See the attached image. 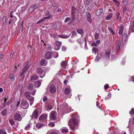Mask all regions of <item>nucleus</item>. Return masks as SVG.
Masks as SVG:
<instances>
[{
  "mask_svg": "<svg viewBox=\"0 0 134 134\" xmlns=\"http://www.w3.org/2000/svg\"><path fill=\"white\" fill-rule=\"evenodd\" d=\"M79 120L72 118L69 122L68 125L71 129L75 130L78 128Z\"/></svg>",
  "mask_w": 134,
  "mask_h": 134,
  "instance_id": "obj_1",
  "label": "nucleus"
},
{
  "mask_svg": "<svg viewBox=\"0 0 134 134\" xmlns=\"http://www.w3.org/2000/svg\"><path fill=\"white\" fill-rule=\"evenodd\" d=\"M36 72L37 74L41 75H40V77L41 78L43 77L45 75V72L43 71L42 68H37Z\"/></svg>",
  "mask_w": 134,
  "mask_h": 134,
  "instance_id": "obj_2",
  "label": "nucleus"
},
{
  "mask_svg": "<svg viewBox=\"0 0 134 134\" xmlns=\"http://www.w3.org/2000/svg\"><path fill=\"white\" fill-rule=\"evenodd\" d=\"M29 107V103L26 100L23 101L21 103L20 107L24 109H27Z\"/></svg>",
  "mask_w": 134,
  "mask_h": 134,
  "instance_id": "obj_3",
  "label": "nucleus"
},
{
  "mask_svg": "<svg viewBox=\"0 0 134 134\" xmlns=\"http://www.w3.org/2000/svg\"><path fill=\"white\" fill-rule=\"evenodd\" d=\"M54 49L56 50H58L60 48L62 43L59 41H57L55 42Z\"/></svg>",
  "mask_w": 134,
  "mask_h": 134,
  "instance_id": "obj_4",
  "label": "nucleus"
},
{
  "mask_svg": "<svg viewBox=\"0 0 134 134\" xmlns=\"http://www.w3.org/2000/svg\"><path fill=\"white\" fill-rule=\"evenodd\" d=\"M57 116V113L54 111H53L50 114L49 118L51 119L55 120L56 119Z\"/></svg>",
  "mask_w": 134,
  "mask_h": 134,
  "instance_id": "obj_5",
  "label": "nucleus"
},
{
  "mask_svg": "<svg viewBox=\"0 0 134 134\" xmlns=\"http://www.w3.org/2000/svg\"><path fill=\"white\" fill-rule=\"evenodd\" d=\"M30 67L29 65L28 64L26 65L23 69L22 71L20 72V76L22 77L25 71H26Z\"/></svg>",
  "mask_w": 134,
  "mask_h": 134,
  "instance_id": "obj_6",
  "label": "nucleus"
},
{
  "mask_svg": "<svg viewBox=\"0 0 134 134\" xmlns=\"http://www.w3.org/2000/svg\"><path fill=\"white\" fill-rule=\"evenodd\" d=\"M14 119L16 120H21V119L20 115L18 113H15L14 115Z\"/></svg>",
  "mask_w": 134,
  "mask_h": 134,
  "instance_id": "obj_7",
  "label": "nucleus"
},
{
  "mask_svg": "<svg viewBox=\"0 0 134 134\" xmlns=\"http://www.w3.org/2000/svg\"><path fill=\"white\" fill-rule=\"evenodd\" d=\"M38 111L36 109H35L32 115V117H34L35 119L37 118L38 116Z\"/></svg>",
  "mask_w": 134,
  "mask_h": 134,
  "instance_id": "obj_8",
  "label": "nucleus"
},
{
  "mask_svg": "<svg viewBox=\"0 0 134 134\" xmlns=\"http://www.w3.org/2000/svg\"><path fill=\"white\" fill-rule=\"evenodd\" d=\"M47 115L46 114H44L41 115L39 118L40 120H44L46 119L47 117Z\"/></svg>",
  "mask_w": 134,
  "mask_h": 134,
  "instance_id": "obj_9",
  "label": "nucleus"
},
{
  "mask_svg": "<svg viewBox=\"0 0 134 134\" xmlns=\"http://www.w3.org/2000/svg\"><path fill=\"white\" fill-rule=\"evenodd\" d=\"M50 91L51 93H55L56 91L55 86L54 85H52L50 87Z\"/></svg>",
  "mask_w": 134,
  "mask_h": 134,
  "instance_id": "obj_10",
  "label": "nucleus"
},
{
  "mask_svg": "<svg viewBox=\"0 0 134 134\" xmlns=\"http://www.w3.org/2000/svg\"><path fill=\"white\" fill-rule=\"evenodd\" d=\"M110 50H107L105 53L104 57L106 59L109 58L110 55Z\"/></svg>",
  "mask_w": 134,
  "mask_h": 134,
  "instance_id": "obj_11",
  "label": "nucleus"
},
{
  "mask_svg": "<svg viewBox=\"0 0 134 134\" xmlns=\"http://www.w3.org/2000/svg\"><path fill=\"white\" fill-rule=\"evenodd\" d=\"M51 53L49 52H46L45 54V57L46 58L48 59H49L51 58Z\"/></svg>",
  "mask_w": 134,
  "mask_h": 134,
  "instance_id": "obj_12",
  "label": "nucleus"
},
{
  "mask_svg": "<svg viewBox=\"0 0 134 134\" xmlns=\"http://www.w3.org/2000/svg\"><path fill=\"white\" fill-rule=\"evenodd\" d=\"M27 99L29 101L30 105H32L34 101V97L31 96L30 97H29Z\"/></svg>",
  "mask_w": 134,
  "mask_h": 134,
  "instance_id": "obj_13",
  "label": "nucleus"
},
{
  "mask_svg": "<svg viewBox=\"0 0 134 134\" xmlns=\"http://www.w3.org/2000/svg\"><path fill=\"white\" fill-rule=\"evenodd\" d=\"M103 11V10L102 9H97L96 11V14L97 16H98L102 13Z\"/></svg>",
  "mask_w": 134,
  "mask_h": 134,
  "instance_id": "obj_14",
  "label": "nucleus"
},
{
  "mask_svg": "<svg viewBox=\"0 0 134 134\" xmlns=\"http://www.w3.org/2000/svg\"><path fill=\"white\" fill-rule=\"evenodd\" d=\"M39 78L38 76L35 75L31 76L30 80L32 81H35L38 80Z\"/></svg>",
  "mask_w": 134,
  "mask_h": 134,
  "instance_id": "obj_15",
  "label": "nucleus"
},
{
  "mask_svg": "<svg viewBox=\"0 0 134 134\" xmlns=\"http://www.w3.org/2000/svg\"><path fill=\"white\" fill-rule=\"evenodd\" d=\"M30 94V92L29 91L25 92L24 93V96L27 98V99L31 96Z\"/></svg>",
  "mask_w": 134,
  "mask_h": 134,
  "instance_id": "obj_16",
  "label": "nucleus"
},
{
  "mask_svg": "<svg viewBox=\"0 0 134 134\" xmlns=\"http://www.w3.org/2000/svg\"><path fill=\"white\" fill-rule=\"evenodd\" d=\"M121 46V42L120 41L118 40L116 41V49L118 50L120 47Z\"/></svg>",
  "mask_w": 134,
  "mask_h": 134,
  "instance_id": "obj_17",
  "label": "nucleus"
},
{
  "mask_svg": "<svg viewBox=\"0 0 134 134\" xmlns=\"http://www.w3.org/2000/svg\"><path fill=\"white\" fill-rule=\"evenodd\" d=\"M124 27L122 25H121L120 26V29L118 32L119 34L121 35L123 32Z\"/></svg>",
  "mask_w": 134,
  "mask_h": 134,
  "instance_id": "obj_18",
  "label": "nucleus"
},
{
  "mask_svg": "<svg viewBox=\"0 0 134 134\" xmlns=\"http://www.w3.org/2000/svg\"><path fill=\"white\" fill-rule=\"evenodd\" d=\"M71 33H70L68 35H59L58 36L60 38H68L69 36H70L71 35Z\"/></svg>",
  "mask_w": 134,
  "mask_h": 134,
  "instance_id": "obj_19",
  "label": "nucleus"
},
{
  "mask_svg": "<svg viewBox=\"0 0 134 134\" xmlns=\"http://www.w3.org/2000/svg\"><path fill=\"white\" fill-rule=\"evenodd\" d=\"M43 126V124L40 123H38L36 125V127L38 129L40 128Z\"/></svg>",
  "mask_w": 134,
  "mask_h": 134,
  "instance_id": "obj_20",
  "label": "nucleus"
},
{
  "mask_svg": "<svg viewBox=\"0 0 134 134\" xmlns=\"http://www.w3.org/2000/svg\"><path fill=\"white\" fill-rule=\"evenodd\" d=\"M33 87V85L32 83H30L28 84L27 88L29 90H32Z\"/></svg>",
  "mask_w": 134,
  "mask_h": 134,
  "instance_id": "obj_21",
  "label": "nucleus"
},
{
  "mask_svg": "<svg viewBox=\"0 0 134 134\" xmlns=\"http://www.w3.org/2000/svg\"><path fill=\"white\" fill-rule=\"evenodd\" d=\"M61 65L62 67L63 68H65L67 65V62L66 61H63L61 63Z\"/></svg>",
  "mask_w": 134,
  "mask_h": 134,
  "instance_id": "obj_22",
  "label": "nucleus"
},
{
  "mask_svg": "<svg viewBox=\"0 0 134 134\" xmlns=\"http://www.w3.org/2000/svg\"><path fill=\"white\" fill-rule=\"evenodd\" d=\"M9 122L10 124L11 125H12L13 127L14 128H15L16 127H18V126H17L16 127H14L13 126V125H14L15 124V122L13 121V120L12 119H10L9 120Z\"/></svg>",
  "mask_w": 134,
  "mask_h": 134,
  "instance_id": "obj_23",
  "label": "nucleus"
},
{
  "mask_svg": "<svg viewBox=\"0 0 134 134\" xmlns=\"http://www.w3.org/2000/svg\"><path fill=\"white\" fill-rule=\"evenodd\" d=\"M9 78L11 81H13L15 80L14 75L13 74H11L9 75Z\"/></svg>",
  "mask_w": 134,
  "mask_h": 134,
  "instance_id": "obj_24",
  "label": "nucleus"
},
{
  "mask_svg": "<svg viewBox=\"0 0 134 134\" xmlns=\"http://www.w3.org/2000/svg\"><path fill=\"white\" fill-rule=\"evenodd\" d=\"M46 134H58V133L56 132L53 131V130H52V131L51 130L48 131Z\"/></svg>",
  "mask_w": 134,
  "mask_h": 134,
  "instance_id": "obj_25",
  "label": "nucleus"
},
{
  "mask_svg": "<svg viewBox=\"0 0 134 134\" xmlns=\"http://www.w3.org/2000/svg\"><path fill=\"white\" fill-rule=\"evenodd\" d=\"M127 38V34L126 33H124L123 34L122 37V39L123 40H125Z\"/></svg>",
  "mask_w": 134,
  "mask_h": 134,
  "instance_id": "obj_26",
  "label": "nucleus"
},
{
  "mask_svg": "<svg viewBox=\"0 0 134 134\" xmlns=\"http://www.w3.org/2000/svg\"><path fill=\"white\" fill-rule=\"evenodd\" d=\"M98 51V49L96 47H94L92 49V52L93 53H94L95 54H96V53Z\"/></svg>",
  "mask_w": 134,
  "mask_h": 134,
  "instance_id": "obj_27",
  "label": "nucleus"
},
{
  "mask_svg": "<svg viewBox=\"0 0 134 134\" xmlns=\"http://www.w3.org/2000/svg\"><path fill=\"white\" fill-rule=\"evenodd\" d=\"M70 92V89L68 88H65L64 90L65 94H69Z\"/></svg>",
  "mask_w": 134,
  "mask_h": 134,
  "instance_id": "obj_28",
  "label": "nucleus"
},
{
  "mask_svg": "<svg viewBox=\"0 0 134 134\" xmlns=\"http://www.w3.org/2000/svg\"><path fill=\"white\" fill-rule=\"evenodd\" d=\"M76 31L78 33L81 34H82L83 32L82 29H77Z\"/></svg>",
  "mask_w": 134,
  "mask_h": 134,
  "instance_id": "obj_29",
  "label": "nucleus"
},
{
  "mask_svg": "<svg viewBox=\"0 0 134 134\" xmlns=\"http://www.w3.org/2000/svg\"><path fill=\"white\" fill-rule=\"evenodd\" d=\"M36 85L37 86V87H38L41 85V82L40 81L38 80L36 81L35 82Z\"/></svg>",
  "mask_w": 134,
  "mask_h": 134,
  "instance_id": "obj_30",
  "label": "nucleus"
},
{
  "mask_svg": "<svg viewBox=\"0 0 134 134\" xmlns=\"http://www.w3.org/2000/svg\"><path fill=\"white\" fill-rule=\"evenodd\" d=\"M61 130L63 133H67L68 131V129L66 128H61Z\"/></svg>",
  "mask_w": 134,
  "mask_h": 134,
  "instance_id": "obj_31",
  "label": "nucleus"
},
{
  "mask_svg": "<svg viewBox=\"0 0 134 134\" xmlns=\"http://www.w3.org/2000/svg\"><path fill=\"white\" fill-rule=\"evenodd\" d=\"M7 110L6 109H4L2 111V112L1 114L3 115H6L7 114Z\"/></svg>",
  "mask_w": 134,
  "mask_h": 134,
  "instance_id": "obj_32",
  "label": "nucleus"
},
{
  "mask_svg": "<svg viewBox=\"0 0 134 134\" xmlns=\"http://www.w3.org/2000/svg\"><path fill=\"white\" fill-rule=\"evenodd\" d=\"M45 62V60L44 59H43L40 61V64L41 65H42L44 64Z\"/></svg>",
  "mask_w": 134,
  "mask_h": 134,
  "instance_id": "obj_33",
  "label": "nucleus"
},
{
  "mask_svg": "<svg viewBox=\"0 0 134 134\" xmlns=\"http://www.w3.org/2000/svg\"><path fill=\"white\" fill-rule=\"evenodd\" d=\"M113 14L112 13H110L109 15H108L106 17V19L107 20H109L112 16Z\"/></svg>",
  "mask_w": 134,
  "mask_h": 134,
  "instance_id": "obj_34",
  "label": "nucleus"
},
{
  "mask_svg": "<svg viewBox=\"0 0 134 134\" xmlns=\"http://www.w3.org/2000/svg\"><path fill=\"white\" fill-rule=\"evenodd\" d=\"M108 29L109 30V31H110L111 33L113 34V35H114L115 33L113 31L112 28L110 27H108Z\"/></svg>",
  "mask_w": 134,
  "mask_h": 134,
  "instance_id": "obj_35",
  "label": "nucleus"
},
{
  "mask_svg": "<svg viewBox=\"0 0 134 134\" xmlns=\"http://www.w3.org/2000/svg\"><path fill=\"white\" fill-rule=\"evenodd\" d=\"M31 125V123H29L27 124V126L25 127V129L26 130H28L29 129V128L30 127Z\"/></svg>",
  "mask_w": 134,
  "mask_h": 134,
  "instance_id": "obj_36",
  "label": "nucleus"
},
{
  "mask_svg": "<svg viewBox=\"0 0 134 134\" xmlns=\"http://www.w3.org/2000/svg\"><path fill=\"white\" fill-rule=\"evenodd\" d=\"M76 10V8L74 7H72V8L71 11L72 13L71 14L72 15H73L74 14V11Z\"/></svg>",
  "mask_w": 134,
  "mask_h": 134,
  "instance_id": "obj_37",
  "label": "nucleus"
},
{
  "mask_svg": "<svg viewBox=\"0 0 134 134\" xmlns=\"http://www.w3.org/2000/svg\"><path fill=\"white\" fill-rule=\"evenodd\" d=\"M112 1L114 2L118 6H119L120 5V3L119 2L116 0H112Z\"/></svg>",
  "mask_w": 134,
  "mask_h": 134,
  "instance_id": "obj_38",
  "label": "nucleus"
},
{
  "mask_svg": "<svg viewBox=\"0 0 134 134\" xmlns=\"http://www.w3.org/2000/svg\"><path fill=\"white\" fill-rule=\"evenodd\" d=\"M108 96L105 97V100L111 98V94L110 93H109L108 94Z\"/></svg>",
  "mask_w": 134,
  "mask_h": 134,
  "instance_id": "obj_39",
  "label": "nucleus"
},
{
  "mask_svg": "<svg viewBox=\"0 0 134 134\" xmlns=\"http://www.w3.org/2000/svg\"><path fill=\"white\" fill-rule=\"evenodd\" d=\"M0 134H6L5 131L3 130H0Z\"/></svg>",
  "mask_w": 134,
  "mask_h": 134,
  "instance_id": "obj_40",
  "label": "nucleus"
},
{
  "mask_svg": "<svg viewBox=\"0 0 134 134\" xmlns=\"http://www.w3.org/2000/svg\"><path fill=\"white\" fill-rule=\"evenodd\" d=\"M45 20L44 19V18H42L41 20H39V21H38L37 23V24H40L43 22L44 21V20Z\"/></svg>",
  "mask_w": 134,
  "mask_h": 134,
  "instance_id": "obj_41",
  "label": "nucleus"
},
{
  "mask_svg": "<svg viewBox=\"0 0 134 134\" xmlns=\"http://www.w3.org/2000/svg\"><path fill=\"white\" fill-rule=\"evenodd\" d=\"M48 125L49 127H52L54 126L55 125L54 123L52 122L49 123L48 124Z\"/></svg>",
  "mask_w": 134,
  "mask_h": 134,
  "instance_id": "obj_42",
  "label": "nucleus"
},
{
  "mask_svg": "<svg viewBox=\"0 0 134 134\" xmlns=\"http://www.w3.org/2000/svg\"><path fill=\"white\" fill-rule=\"evenodd\" d=\"M31 7H32V8H33L34 10L36 8H37L38 7V6H37V4H35L32 5L31 6Z\"/></svg>",
  "mask_w": 134,
  "mask_h": 134,
  "instance_id": "obj_43",
  "label": "nucleus"
},
{
  "mask_svg": "<svg viewBox=\"0 0 134 134\" xmlns=\"http://www.w3.org/2000/svg\"><path fill=\"white\" fill-rule=\"evenodd\" d=\"M127 11V9L126 7L125 6L123 8V12L124 14Z\"/></svg>",
  "mask_w": 134,
  "mask_h": 134,
  "instance_id": "obj_44",
  "label": "nucleus"
},
{
  "mask_svg": "<svg viewBox=\"0 0 134 134\" xmlns=\"http://www.w3.org/2000/svg\"><path fill=\"white\" fill-rule=\"evenodd\" d=\"M52 49V47L50 45H48L47 48V50H51Z\"/></svg>",
  "mask_w": 134,
  "mask_h": 134,
  "instance_id": "obj_45",
  "label": "nucleus"
},
{
  "mask_svg": "<svg viewBox=\"0 0 134 134\" xmlns=\"http://www.w3.org/2000/svg\"><path fill=\"white\" fill-rule=\"evenodd\" d=\"M77 34L76 32L75 31H73L72 32V35L71 37H74L75 36H76Z\"/></svg>",
  "mask_w": 134,
  "mask_h": 134,
  "instance_id": "obj_46",
  "label": "nucleus"
},
{
  "mask_svg": "<svg viewBox=\"0 0 134 134\" xmlns=\"http://www.w3.org/2000/svg\"><path fill=\"white\" fill-rule=\"evenodd\" d=\"M34 10V9L31 7L29 9V12L31 13L33 12Z\"/></svg>",
  "mask_w": 134,
  "mask_h": 134,
  "instance_id": "obj_47",
  "label": "nucleus"
},
{
  "mask_svg": "<svg viewBox=\"0 0 134 134\" xmlns=\"http://www.w3.org/2000/svg\"><path fill=\"white\" fill-rule=\"evenodd\" d=\"M99 34L98 33H96L94 37L95 39H97L98 37Z\"/></svg>",
  "mask_w": 134,
  "mask_h": 134,
  "instance_id": "obj_48",
  "label": "nucleus"
},
{
  "mask_svg": "<svg viewBox=\"0 0 134 134\" xmlns=\"http://www.w3.org/2000/svg\"><path fill=\"white\" fill-rule=\"evenodd\" d=\"M127 0H123L122 3L125 5H126L127 3Z\"/></svg>",
  "mask_w": 134,
  "mask_h": 134,
  "instance_id": "obj_49",
  "label": "nucleus"
},
{
  "mask_svg": "<svg viewBox=\"0 0 134 134\" xmlns=\"http://www.w3.org/2000/svg\"><path fill=\"white\" fill-rule=\"evenodd\" d=\"M91 45L92 46H98V44L94 42L92 43Z\"/></svg>",
  "mask_w": 134,
  "mask_h": 134,
  "instance_id": "obj_50",
  "label": "nucleus"
},
{
  "mask_svg": "<svg viewBox=\"0 0 134 134\" xmlns=\"http://www.w3.org/2000/svg\"><path fill=\"white\" fill-rule=\"evenodd\" d=\"M36 90H35L34 91H33L31 92V94L32 95H34L35 94L36 92Z\"/></svg>",
  "mask_w": 134,
  "mask_h": 134,
  "instance_id": "obj_51",
  "label": "nucleus"
},
{
  "mask_svg": "<svg viewBox=\"0 0 134 134\" xmlns=\"http://www.w3.org/2000/svg\"><path fill=\"white\" fill-rule=\"evenodd\" d=\"M3 57L4 55L3 54L0 55V61L3 59Z\"/></svg>",
  "mask_w": 134,
  "mask_h": 134,
  "instance_id": "obj_52",
  "label": "nucleus"
},
{
  "mask_svg": "<svg viewBox=\"0 0 134 134\" xmlns=\"http://www.w3.org/2000/svg\"><path fill=\"white\" fill-rule=\"evenodd\" d=\"M104 87L106 89H108L109 87V86L108 85V84H106L104 86Z\"/></svg>",
  "mask_w": 134,
  "mask_h": 134,
  "instance_id": "obj_53",
  "label": "nucleus"
},
{
  "mask_svg": "<svg viewBox=\"0 0 134 134\" xmlns=\"http://www.w3.org/2000/svg\"><path fill=\"white\" fill-rule=\"evenodd\" d=\"M87 21H88V22L90 23H91L92 21V19L91 18H87Z\"/></svg>",
  "mask_w": 134,
  "mask_h": 134,
  "instance_id": "obj_54",
  "label": "nucleus"
},
{
  "mask_svg": "<svg viewBox=\"0 0 134 134\" xmlns=\"http://www.w3.org/2000/svg\"><path fill=\"white\" fill-rule=\"evenodd\" d=\"M70 20V19L69 18H66L65 21H64V22L65 23H66L68 21H69Z\"/></svg>",
  "mask_w": 134,
  "mask_h": 134,
  "instance_id": "obj_55",
  "label": "nucleus"
},
{
  "mask_svg": "<svg viewBox=\"0 0 134 134\" xmlns=\"http://www.w3.org/2000/svg\"><path fill=\"white\" fill-rule=\"evenodd\" d=\"M47 99H48L47 97L46 96H45L43 99V100L44 102H45L47 100Z\"/></svg>",
  "mask_w": 134,
  "mask_h": 134,
  "instance_id": "obj_56",
  "label": "nucleus"
},
{
  "mask_svg": "<svg viewBox=\"0 0 134 134\" xmlns=\"http://www.w3.org/2000/svg\"><path fill=\"white\" fill-rule=\"evenodd\" d=\"M62 50L63 51H65L66 50V48L64 46H63L62 47Z\"/></svg>",
  "mask_w": 134,
  "mask_h": 134,
  "instance_id": "obj_57",
  "label": "nucleus"
},
{
  "mask_svg": "<svg viewBox=\"0 0 134 134\" xmlns=\"http://www.w3.org/2000/svg\"><path fill=\"white\" fill-rule=\"evenodd\" d=\"M14 54V52H12L11 54H10V58L11 59L13 58Z\"/></svg>",
  "mask_w": 134,
  "mask_h": 134,
  "instance_id": "obj_58",
  "label": "nucleus"
},
{
  "mask_svg": "<svg viewBox=\"0 0 134 134\" xmlns=\"http://www.w3.org/2000/svg\"><path fill=\"white\" fill-rule=\"evenodd\" d=\"M132 113H134V109H131V111H130V113L131 114Z\"/></svg>",
  "mask_w": 134,
  "mask_h": 134,
  "instance_id": "obj_59",
  "label": "nucleus"
},
{
  "mask_svg": "<svg viewBox=\"0 0 134 134\" xmlns=\"http://www.w3.org/2000/svg\"><path fill=\"white\" fill-rule=\"evenodd\" d=\"M20 103V101H18L17 104L16 105V107H18Z\"/></svg>",
  "mask_w": 134,
  "mask_h": 134,
  "instance_id": "obj_60",
  "label": "nucleus"
},
{
  "mask_svg": "<svg viewBox=\"0 0 134 134\" xmlns=\"http://www.w3.org/2000/svg\"><path fill=\"white\" fill-rule=\"evenodd\" d=\"M91 18V14L90 13H88L87 14V18Z\"/></svg>",
  "mask_w": 134,
  "mask_h": 134,
  "instance_id": "obj_61",
  "label": "nucleus"
},
{
  "mask_svg": "<svg viewBox=\"0 0 134 134\" xmlns=\"http://www.w3.org/2000/svg\"><path fill=\"white\" fill-rule=\"evenodd\" d=\"M44 19H49L51 18V16H47V17H44Z\"/></svg>",
  "mask_w": 134,
  "mask_h": 134,
  "instance_id": "obj_62",
  "label": "nucleus"
},
{
  "mask_svg": "<svg viewBox=\"0 0 134 134\" xmlns=\"http://www.w3.org/2000/svg\"><path fill=\"white\" fill-rule=\"evenodd\" d=\"M131 31L132 32H134V25H133L131 28Z\"/></svg>",
  "mask_w": 134,
  "mask_h": 134,
  "instance_id": "obj_63",
  "label": "nucleus"
},
{
  "mask_svg": "<svg viewBox=\"0 0 134 134\" xmlns=\"http://www.w3.org/2000/svg\"><path fill=\"white\" fill-rule=\"evenodd\" d=\"M2 105L3 107H4L5 106V103L4 102L2 104Z\"/></svg>",
  "mask_w": 134,
  "mask_h": 134,
  "instance_id": "obj_64",
  "label": "nucleus"
}]
</instances>
